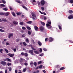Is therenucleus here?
Here are the masks:
<instances>
[{"mask_svg":"<svg viewBox=\"0 0 73 73\" xmlns=\"http://www.w3.org/2000/svg\"><path fill=\"white\" fill-rule=\"evenodd\" d=\"M19 40H20V39H19V38H17L16 40V42H19Z\"/></svg>","mask_w":73,"mask_h":73,"instance_id":"obj_49","label":"nucleus"},{"mask_svg":"<svg viewBox=\"0 0 73 73\" xmlns=\"http://www.w3.org/2000/svg\"><path fill=\"white\" fill-rule=\"evenodd\" d=\"M29 52L28 53H31L32 55H33V50H30L28 51Z\"/></svg>","mask_w":73,"mask_h":73,"instance_id":"obj_7","label":"nucleus"},{"mask_svg":"<svg viewBox=\"0 0 73 73\" xmlns=\"http://www.w3.org/2000/svg\"><path fill=\"white\" fill-rule=\"evenodd\" d=\"M37 43L39 46H41L42 45V43L41 42L38 41Z\"/></svg>","mask_w":73,"mask_h":73,"instance_id":"obj_11","label":"nucleus"},{"mask_svg":"<svg viewBox=\"0 0 73 73\" xmlns=\"http://www.w3.org/2000/svg\"><path fill=\"white\" fill-rule=\"evenodd\" d=\"M0 32H4V30L2 29H0Z\"/></svg>","mask_w":73,"mask_h":73,"instance_id":"obj_39","label":"nucleus"},{"mask_svg":"<svg viewBox=\"0 0 73 73\" xmlns=\"http://www.w3.org/2000/svg\"><path fill=\"white\" fill-rule=\"evenodd\" d=\"M58 27L59 29H60V30L61 29H62V28H61V27L60 26V25H58Z\"/></svg>","mask_w":73,"mask_h":73,"instance_id":"obj_30","label":"nucleus"},{"mask_svg":"<svg viewBox=\"0 0 73 73\" xmlns=\"http://www.w3.org/2000/svg\"><path fill=\"white\" fill-rule=\"evenodd\" d=\"M5 15L6 16H9V12H7L5 14Z\"/></svg>","mask_w":73,"mask_h":73,"instance_id":"obj_19","label":"nucleus"},{"mask_svg":"<svg viewBox=\"0 0 73 73\" xmlns=\"http://www.w3.org/2000/svg\"><path fill=\"white\" fill-rule=\"evenodd\" d=\"M1 64L2 65H6L7 63L5 62L4 61H1Z\"/></svg>","mask_w":73,"mask_h":73,"instance_id":"obj_10","label":"nucleus"},{"mask_svg":"<svg viewBox=\"0 0 73 73\" xmlns=\"http://www.w3.org/2000/svg\"><path fill=\"white\" fill-rule=\"evenodd\" d=\"M38 65H39V64H42V62L41 61H39L38 62Z\"/></svg>","mask_w":73,"mask_h":73,"instance_id":"obj_52","label":"nucleus"},{"mask_svg":"<svg viewBox=\"0 0 73 73\" xmlns=\"http://www.w3.org/2000/svg\"><path fill=\"white\" fill-rule=\"evenodd\" d=\"M13 23L15 25H18V22L16 21H13Z\"/></svg>","mask_w":73,"mask_h":73,"instance_id":"obj_4","label":"nucleus"},{"mask_svg":"<svg viewBox=\"0 0 73 73\" xmlns=\"http://www.w3.org/2000/svg\"><path fill=\"white\" fill-rule=\"evenodd\" d=\"M8 69L9 71H11L12 70V68L11 67H9Z\"/></svg>","mask_w":73,"mask_h":73,"instance_id":"obj_40","label":"nucleus"},{"mask_svg":"<svg viewBox=\"0 0 73 73\" xmlns=\"http://www.w3.org/2000/svg\"><path fill=\"white\" fill-rule=\"evenodd\" d=\"M6 44L7 45H10V44L8 42H6Z\"/></svg>","mask_w":73,"mask_h":73,"instance_id":"obj_50","label":"nucleus"},{"mask_svg":"<svg viewBox=\"0 0 73 73\" xmlns=\"http://www.w3.org/2000/svg\"><path fill=\"white\" fill-rule=\"evenodd\" d=\"M27 28L28 29V30H31V28L29 27H27Z\"/></svg>","mask_w":73,"mask_h":73,"instance_id":"obj_28","label":"nucleus"},{"mask_svg":"<svg viewBox=\"0 0 73 73\" xmlns=\"http://www.w3.org/2000/svg\"><path fill=\"white\" fill-rule=\"evenodd\" d=\"M48 41L49 42H52L53 41V39L52 37H50L48 39Z\"/></svg>","mask_w":73,"mask_h":73,"instance_id":"obj_5","label":"nucleus"},{"mask_svg":"<svg viewBox=\"0 0 73 73\" xmlns=\"http://www.w3.org/2000/svg\"><path fill=\"white\" fill-rule=\"evenodd\" d=\"M46 19H47V18H46V17H44V20H46Z\"/></svg>","mask_w":73,"mask_h":73,"instance_id":"obj_60","label":"nucleus"},{"mask_svg":"<svg viewBox=\"0 0 73 73\" xmlns=\"http://www.w3.org/2000/svg\"><path fill=\"white\" fill-rule=\"evenodd\" d=\"M20 62H23V58H21L19 60Z\"/></svg>","mask_w":73,"mask_h":73,"instance_id":"obj_22","label":"nucleus"},{"mask_svg":"<svg viewBox=\"0 0 73 73\" xmlns=\"http://www.w3.org/2000/svg\"><path fill=\"white\" fill-rule=\"evenodd\" d=\"M0 28L2 29H5V28L2 26L0 27Z\"/></svg>","mask_w":73,"mask_h":73,"instance_id":"obj_34","label":"nucleus"},{"mask_svg":"<svg viewBox=\"0 0 73 73\" xmlns=\"http://www.w3.org/2000/svg\"><path fill=\"white\" fill-rule=\"evenodd\" d=\"M20 25H23V24H24V23H23V22H20Z\"/></svg>","mask_w":73,"mask_h":73,"instance_id":"obj_42","label":"nucleus"},{"mask_svg":"<svg viewBox=\"0 0 73 73\" xmlns=\"http://www.w3.org/2000/svg\"><path fill=\"white\" fill-rule=\"evenodd\" d=\"M68 12L69 13L72 14V13H73V11L72 10H69L68 11Z\"/></svg>","mask_w":73,"mask_h":73,"instance_id":"obj_15","label":"nucleus"},{"mask_svg":"<svg viewBox=\"0 0 73 73\" xmlns=\"http://www.w3.org/2000/svg\"><path fill=\"white\" fill-rule=\"evenodd\" d=\"M34 65L35 66H36L37 65V62H35L34 63Z\"/></svg>","mask_w":73,"mask_h":73,"instance_id":"obj_37","label":"nucleus"},{"mask_svg":"<svg viewBox=\"0 0 73 73\" xmlns=\"http://www.w3.org/2000/svg\"><path fill=\"white\" fill-rule=\"evenodd\" d=\"M41 23L42 24V25H43L44 26L45 25V23H44L42 22H41Z\"/></svg>","mask_w":73,"mask_h":73,"instance_id":"obj_20","label":"nucleus"},{"mask_svg":"<svg viewBox=\"0 0 73 73\" xmlns=\"http://www.w3.org/2000/svg\"><path fill=\"white\" fill-rule=\"evenodd\" d=\"M70 3L71 4H73V0H70Z\"/></svg>","mask_w":73,"mask_h":73,"instance_id":"obj_45","label":"nucleus"},{"mask_svg":"<svg viewBox=\"0 0 73 73\" xmlns=\"http://www.w3.org/2000/svg\"><path fill=\"white\" fill-rule=\"evenodd\" d=\"M22 28L23 30H25L26 29V28L24 27H22Z\"/></svg>","mask_w":73,"mask_h":73,"instance_id":"obj_46","label":"nucleus"},{"mask_svg":"<svg viewBox=\"0 0 73 73\" xmlns=\"http://www.w3.org/2000/svg\"><path fill=\"white\" fill-rule=\"evenodd\" d=\"M2 1L3 4H5L6 3V2L4 0H2Z\"/></svg>","mask_w":73,"mask_h":73,"instance_id":"obj_23","label":"nucleus"},{"mask_svg":"<svg viewBox=\"0 0 73 73\" xmlns=\"http://www.w3.org/2000/svg\"><path fill=\"white\" fill-rule=\"evenodd\" d=\"M39 29L40 31H44V27L43 26H41L40 27Z\"/></svg>","mask_w":73,"mask_h":73,"instance_id":"obj_8","label":"nucleus"},{"mask_svg":"<svg viewBox=\"0 0 73 73\" xmlns=\"http://www.w3.org/2000/svg\"><path fill=\"white\" fill-rule=\"evenodd\" d=\"M48 38H46L45 39V41L46 42L48 41Z\"/></svg>","mask_w":73,"mask_h":73,"instance_id":"obj_51","label":"nucleus"},{"mask_svg":"<svg viewBox=\"0 0 73 73\" xmlns=\"http://www.w3.org/2000/svg\"><path fill=\"white\" fill-rule=\"evenodd\" d=\"M42 48H40V50H39V52H42Z\"/></svg>","mask_w":73,"mask_h":73,"instance_id":"obj_58","label":"nucleus"},{"mask_svg":"<svg viewBox=\"0 0 73 73\" xmlns=\"http://www.w3.org/2000/svg\"><path fill=\"white\" fill-rule=\"evenodd\" d=\"M32 16V19L33 20H35L36 19V15L34 13H31Z\"/></svg>","mask_w":73,"mask_h":73,"instance_id":"obj_2","label":"nucleus"},{"mask_svg":"<svg viewBox=\"0 0 73 73\" xmlns=\"http://www.w3.org/2000/svg\"><path fill=\"white\" fill-rule=\"evenodd\" d=\"M16 2H17V3H19V4H20V3H21L20 1L19 0L17 1Z\"/></svg>","mask_w":73,"mask_h":73,"instance_id":"obj_47","label":"nucleus"},{"mask_svg":"<svg viewBox=\"0 0 73 73\" xmlns=\"http://www.w3.org/2000/svg\"><path fill=\"white\" fill-rule=\"evenodd\" d=\"M34 52L35 54H38V52L37 51H34Z\"/></svg>","mask_w":73,"mask_h":73,"instance_id":"obj_18","label":"nucleus"},{"mask_svg":"<svg viewBox=\"0 0 73 73\" xmlns=\"http://www.w3.org/2000/svg\"><path fill=\"white\" fill-rule=\"evenodd\" d=\"M5 50L6 52V53H8L9 52V51H8V50L7 49H5Z\"/></svg>","mask_w":73,"mask_h":73,"instance_id":"obj_41","label":"nucleus"},{"mask_svg":"<svg viewBox=\"0 0 73 73\" xmlns=\"http://www.w3.org/2000/svg\"><path fill=\"white\" fill-rule=\"evenodd\" d=\"M7 61H10V59L9 58H7Z\"/></svg>","mask_w":73,"mask_h":73,"instance_id":"obj_63","label":"nucleus"},{"mask_svg":"<svg viewBox=\"0 0 73 73\" xmlns=\"http://www.w3.org/2000/svg\"><path fill=\"white\" fill-rule=\"evenodd\" d=\"M24 65H25L26 66H27V65H28V63L25 62L24 63Z\"/></svg>","mask_w":73,"mask_h":73,"instance_id":"obj_56","label":"nucleus"},{"mask_svg":"<svg viewBox=\"0 0 73 73\" xmlns=\"http://www.w3.org/2000/svg\"><path fill=\"white\" fill-rule=\"evenodd\" d=\"M2 21H4V22H6V21H7V20L6 19H2Z\"/></svg>","mask_w":73,"mask_h":73,"instance_id":"obj_21","label":"nucleus"},{"mask_svg":"<svg viewBox=\"0 0 73 73\" xmlns=\"http://www.w3.org/2000/svg\"><path fill=\"white\" fill-rule=\"evenodd\" d=\"M3 52H4V50L2 48H1L0 50V52L1 53H3Z\"/></svg>","mask_w":73,"mask_h":73,"instance_id":"obj_14","label":"nucleus"},{"mask_svg":"<svg viewBox=\"0 0 73 73\" xmlns=\"http://www.w3.org/2000/svg\"><path fill=\"white\" fill-rule=\"evenodd\" d=\"M7 55L9 56V57H13V56H14L15 54H14L9 53L7 54Z\"/></svg>","mask_w":73,"mask_h":73,"instance_id":"obj_3","label":"nucleus"},{"mask_svg":"<svg viewBox=\"0 0 73 73\" xmlns=\"http://www.w3.org/2000/svg\"><path fill=\"white\" fill-rule=\"evenodd\" d=\"M5 73H8V72H7V70H6L5 71Z\"/></svg>","mask_w":73,"mask_h":73,"instance_id":"obj_62","label":"nucleus"},{"mask_svg":"<svg viewBox=\"0 0 73 73\" xmlns=\"http://www.w3.org/2000/svg\"><path fill=\"white\" fill-rule=\"evenodd\" d=\"M68 18L69 19H72L73 18V16L72 15H70L69 17H68Z\"/></svg>","mask_w":73,"mask_h":73,"instance_id":"obj_9","label":"nucleus"},{"mask_svg":"<svg viewBox=\"0 0 73 73\" xmlns=\"http://www.w3.org/2000/svg\"><path fill=\"white\" fill-rule=\"evenodd\" d=\"M25 56L26 57H28V54L27 53H25Z\"/></svg>","mask_w":73,"mask_h":73,"instance_id":"obj_29","label":"nucleus"},{"mask_svg":"<svg viewBox=\"0 0 73 73\" xmlns=\"http://www.w3.org/2000/svg\"><path fill=\"white\" fill-rule=\"evenodd\" d=\"M17 15H21V14L20 13L18 12L17 13Z\"/></svg>","mask_w":73,"mask_h":73,"instance_id":"obj_48","label":"nucleus"},{"mask_svg":"<svg viewBox=\"0 0 73 73\" xmlns=\"http://www.w3.org/2000/svg\"><path fill=\"white\" fill-rule=\"evenodd\" d=\"M22 44H23V45H24V46H27V43H25V42H23L22 43Z\"/></svg>","mask_w":73,"mask_h":73,"instance_id":"obj_16","label":"nucleus"},{"mask_svg":"<svg viewBox=\"0 0 73 73\" xmlns=\"http://www.w3.org/2000/svg\"><path fill=\"white\" fill-rule=\"evenodd\" d=\"M64 69H65V68L64 67H62L60 68V70H64Z\"/></svg>","mask_w":73,"mask_h":73,"instance_id":"obj_31","label":"nucleus"},{"mask_svg":"<svg viewBox=\"0 0 73 73\" xmlns=\"http://www.w3.org/2000/svg\"><path fill=\"white\" fill-rule=\"evenodd\" d=\"M3 9L4 10V11H8V9L6 8H4Z\"/></svg>","mask_w":73,"mask_h":73,"instance_id":"obj_55","label":"nucleus"},{"mask_svg":"<svg viewBox=\"0 0 73 73\" xmlns=\"http://www.w3.org/2000/svg\"><path fill=\"white\" fill-rule=\"evenodd\" d=\"M47 23H48L46 24L47 27L48 29H51V28H52V26L49 24H51V22L50 21V22L48 21Z\"/></svg>","mask_w":73,"mask_h":73,"instance_id":"obj_1","label":"nucleus"},{"mask_svg":"<svg viewBox=\"0 0 73 73\" xmlns=\"http://www.w3.org/2000/svg\"><path fill=\"white\" fill-rule=\"evenodd\" d=\"M41 9L42 11H44V8L43 7H41Z\"/></svg>","mask_w":73,"mask_h":73,"instance_id":"obj_54","label":"nucleus"},{"mask_svg":"<svg viewBox=\"0 0 73 73\" xmlns=\"http://www.w3.org/2000/svg\"><path fill=\"white\" fill-rule=\"evenodd\" d=\"M42 65H40L39 67V69H41V68H42Z\"/></svg>","mask_w":73,"mask_h":73,"instance_id":"obj_33","label":"nucleus"},{"mask_svg":"<svg viewBox=\"0 0 73 73\" xmlns=\"http://www.w3.org/2000/svg\"><path fill=\"white\" fill-rule=\"evenodd\" d=\"M13 33H11V34H10L9 35L8 38H11L12 36H13Z\"/></svg>","mask_w":73,"mask_h":73,"instance_id":"obj_13","label":"nucleus"},{"mask_svg":"<svg viewBox=\"0 0 73 73\" xmlns=\"http://www.w3.org/2000/svg\"><path fill=\"white\" fill-rule=\"evenodd\" d=\"M13 50L14 52H16V48H15L13 49Z\"/></svg>","mask_w":73,"mask_h":73,"instance_id":"obj_61","label":"nucleus"},{"mask_svg":"<svg viewBox=\"0 0 73 73\" xmlns=\"http://www.w3.org/2000/svg\"><path fill=\"white\" fill-rule=\"evenodd\" d=\"M7 64L8 66H9V65H11L12 64L11 63H9V62L7 63Z\"/></svg>","mask_w":73,"mask_h":73,"instance_id":"obj_27","label":"nucleus"},{"mask_svg":"<svg viewBox=\"0 0 73 73\" xmlns=\"http://www.w3.org/2000/svg\"><path fill=\"white\" fill-rule=\"evenodd\" d=\"M9 8H10V11H12V10H13V9H12V7H9Z\"/></svg>","mask_w":73,"mask_h":73,"instance_id":"obj_43","label":"nucleus"},{"mask_svg":"<svg viewBox=\"0 0 73 73\" xmlns=\"http://www.w3.org/2000/svg\"><path fill=\"white\" fill-rule=\"evenodd\" d=\"M29 39H28V38H27L26 39V42H27V43H29Z\"/></svg>","mask_w":73,"mask_h":73,"instance_id":"obj_24","label":"nucleus"},{"mask_svg":"<svg viewBox=\"0 0 73 73\" xmlns=\"http://www.w3.org/2000/svg\"><path fill=\"white\" fill-rule=\"evenodd\" d=\"M15 72L16 73H17V70H15Z\"/></svg>","mask_w":73,"mask_h":73,"instance_id":"obj_64","label":"nucleus"},{"mask_svg":"<svg viewBox=\"0 0 73 73\" xmlns=\"http://www.w3.org/2000/svg\"><path fill=\"white\" fill-rule=\"evenodd\" d=\"M39 56H41V57L43 56H44V53H42L41 54H39Z\"/></svg>","mask_w":73,"mask_h":73,"instance_id":"obj_35","label":"nucleus"},{"mask_svg":"<svg viewBox=\"0 0 73 73\" xmlns=\"http://www.w3.org/2000/svg\"><path fill=\"white\" fill-rule=\"evenodd\" d=\"M0 15H5V13H3V12H1L0 13Z\"/></svg>","mask_w":73,"mask_h":73,"instance_id":"obj_26","label":"nucleus"},{"mask_svg":"<svg viewBox=\"0 0 73 73\" xmlns=\"http://www.w3.org/2000/svg\"><path fill=\"white\" fill-rule=\"evenodd\" d=\"M28 34L29 35H31V31H28Z\"/></svg>","mask_w":73,"mask_h":73,"instance_id":"obj_32","label":"nucleus"},{"mask_svg":"<svg viewBox=\"0 0 73 73\" xmlns=\"http://www.w3.org/2000/svg\"><path fill=\"white\" fill-rule=\"evenodd\" d=\"M12 14L14 16H15V15H16V14H15V12H12Z\"/></svg>","mask_w":73,"mask_h":73,"instance_id":"obj_36","label":"nucleus"},{"mask_svg":"<svg viewBox=\"0 0 73 73\" xmlns=\"http://www.w3.org/2000/svg\"><path fill=\"white\" fill-rule=\"evenodd\" d=\"M22 37H25V34H23V35H22Z\"/></svg>","mask_w":73,"mask_h":73,"instance_id":"obj_59","label":"nucleus"},{"mask_svg":"<svg viewBox=\"0 0 73 73\" xmlns=\"http://www.w3.org/2000/svg\"><path fill=\"white\" fill-rule=\"evenodd\" d=\"M25 53L24 52H22L21 53V55H22V56H24V55H25Z\"/></svg>","mask_w":73,"mask_h":73,"instance_id":"obj_53","label":"nucleus"},{"mask_svg":"<svg viewBox=\"0 0 73 73\" xmlns=\"http://www.w3.org/2000/svg\"><path fill=\"white\" fill-rule=\"evenodd\" d=\"M0 6H1V7H5V5L3 4H1L0 5Z\"/></svg>","mask_w":73,"mask_h":73,"instance_id":"obj_25","label":"nucleus"},{"mask_svg":"<svg viewBox=\"0 0 73 73\" xmlns=\"http://www.w3.org/2000/svg\"><path fill=\"white\" fill-rule=\"evenodd\" d=\"M27 24H32V22L31 21H29L27 22Z\"/></svg>","mask_w":73,"mask_h":73,"instance_id":"obj_17","label":"nucleus"},{"mask_svg":"<svg viewBox=\"0 0 73 73\" xmlns=\"http://www.w3.org/2000/svg\"><path fill=\"white\" fill-rule=\"evenodd\" d=\"M32 49L33 50H36V49L34 48L33 47L32 48Z\"/></svg>","mask_w":73,"mask_h":73,"instance_id":"obj_57","label":"nucleus"},{"mask_svg":"<svg viewBox=\"0 0 73 73\" xmlns=\"http://www.w3.org/2000/svg\"><path fill=\"white\" fill-rule=\"evenodd\" d=\"M34 29H35V31H38V28L37 27L35 26L34 27Z\"/></svg>","mask_w":73,"mask_h":73,"instance_id":"obj_12","label":"nucleus"},{"mask_svg":"<svg viewBox=\"0 0 73 73\" xmlns=\"http://www.w3.org/2000/svg\"><path fill=\"white\" fill-rule=\"evenodd\" d=\"M43 50L44 51V52H46V51L47 50V49L45 48H43Z\"/></svg>","mask_w":73,"mask_h":73,"instance_id":"obj_44","label":"nucleus"},{"mask_svg":"<svg viewBox=\"0 0 73 73\" xmlns=\"http://www.w3.org/2000/svg\"><path fill=\"white\" fill-rule=\"evenodd\" d=\"M26 70H27V68H25L23 69V72H25V71H26Z\"/></svg>","mask_w":73,"mask_h":73,"instance_id":"obj_38","label":"nucleus"},{"mask_svg":"<svg viewBox=\"0 0 73 73\" xmlns=\"http://www.w3.org/2000/svg\"><path fill=\"white\" fill-rule=\"evenodd\" d=\"M41 4L43 6L45 4V1L44 0H42L40 2Z\"/></svg>","mask_w":73,"mask_h":73,"instance_id":"obj_6","label":"nucleus"}]
</instances>
